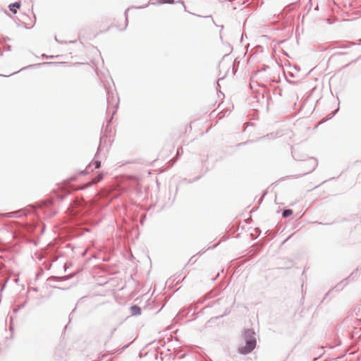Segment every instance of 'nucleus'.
Here are the masks:
<instances>
[{"mask_svg":"<svg viewBox=\"0 0 361 361\" xmlns=\"http://www.w3.org/2000/svg\"><path fill=\"white\" fill-rule=\"evenodd\" d=\"M174 0H158V3L160 4H174Z\"/></svg>","mask_w":361,"mask_h":361,"instance_id":"obj_4","label":"nucleus"},{"mask_svg":"<svg viewBox=\"0 0 361 361\" xmlns=\"http://www.w3.org/2000/svg\"><path fill=\"white\" fill-rule=\"evenodd\" d=\"M103 176L102 174L98 175L94 180L93 183H96L102 179Z\"/></svg>","mask_w":361,"mask_h":361,"instance_id":"obj_5","label":"nucleus"},{"mask_svg":"<svg viewBox=\"0 0 361 361\" xmlns=\"http://www.w3.org/2000/svg\"><path fill=\"white\" fill-rule=\"evenodd\" d=\"M293 214V211L291 209H286L283 212V216L287 217Z\"/></svg>","mask_w":361,"mask_h":361,"instance_id":"obj_3","label":"nucleus"},{"mask_svg":"<svg viewBox=\"0 0 361 361\" xmlns=\"http://www.w3.org/2000/svg\"><path fill=\"white\" fill-rule=\"evenodd\" d=\"M94 164L95 169H98L100 167V164H101L100 161H97Z\"/></svg>","mask_w":361,"mask_h":361,"instance_id":"obj_6","label":"nucleus"},{"mask_svg":"<svg viewBox=\"0 0 361 361\" xmlns=\"http://www.w3.org/2000/svg\"><path fill=\"white\" fill-rule=\"evenodd\" d=\"M245 345L239 348V351L242 354L250 353L256 345L255 333L251 330H246L243 334Z\"/></svg>","mask_w":361,"mask_h":361,"instance_id":"obj_1","label":"nucleus"},{"mask_svg":"<svg viewBox=\"0 0 361 361\" xmlns=\"http://www.w3.org/2000/svg\"><path fill=\"white\" fill-rule=\"evenodd\" d=\"M20 4L19 2H16L9 5V8L13 13H16L17 9L20 8Z\"/></svg>","mask_w":361,"mask_h":361,"instance_id":"obj_2","label":"nucleus"}]
</instances>
